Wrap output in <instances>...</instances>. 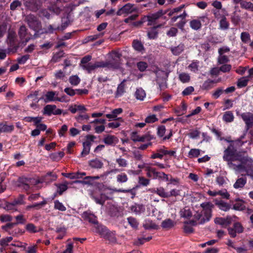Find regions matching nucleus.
<instances>
[{
  "mask_svg": "<svg viewBox=\"0 0 253 253\" xmlns=\"http://www.w3.org/2000/svg\"><path fill=\"white\" fill-rule=\"evenodd\" d=\"M155 224L151 220H146L143 223V227L146 229H153L155 227Z\"/></svg>",
  "mask_w": 253,
  "mask_h": 253,
  "instance_id": "50",
  "label": "nucleus"
},
{
  "mask_svg": "<svg viewBox=\"0 0 253 253\" xmlns=\"http://www.w3.org/2000/svg\"><path fill=\"white\" fill-rule=\"evenodd\" d=\"M27 253H37V246L33 245L29 246L26 249Z\"/></svg>",
  "mask_w": 253,
  "mask_h": 253,
  "instance_id": "64",
  "label": "nucleus"
},
{
  "mask_svg": "<svg viewBox=\"0 0 253 253\" xmlns=\"http://www.w3.org/2000/svg\"><path fill=\"white\" fill-rule=\"evenodd\" d=\"M223 159L227 162L229 168L253 179V161L248 157L236 153L233 145H230L224 150Z\"/></svg>",
  "mask_w": 253,
  "mask_h": 253,
  "instance_id": "1",
  "label": "nucleus"
},
{
  "mask_svg": "<svg viewBox=\"0 0 253 253\" xmlns=\"http://www.w3.org/2000/svg\"><path fill=\"white\" fill-rule=\"evenodd\" d=\"M234 117L231 111H226L223 115L222 119L226 123H231L233 121Z\"/></svg>",
  "mask_w": 253,
  "mask_h": 253,
  "instance_id": "29",
  "label": "nucleus"
},
{
  "mask_svg": "<svg viewBox=\"0 0 253 253\" xmlns=\"http://www.w3.org/2000/svg\"><path fill=\"white\" fill-rule=\"evenodd\" d=\"M103 163L99 160L95 159L89 162V165L91 167L96 169L101 168L103 166Z\"/></svg>",
  "mask_w": 253,
  "mask_h": 253,
  "instance_id": "34",
  "label": "nucleus"
},
{
  "mask_svg": "<svg viewBox=\"0 0 253 253\" xmlns=\"http://www.w3.org/2000/svg\"><path fill=\"white\" fill-rule=\"evenodd\" d=\"M101 67H113L110 62H105L103 61L96 62L95 63L90 62L88 64H84L82 66V68L90 73L94 71L96 68Z\"/></svg>",
  "mask_w": 253,
  "mask_h": 253,
  "instance_id": "3",
  "label": "nucleus"
},
{
  "mask_svg": "<svg viewBox=\"0 0 253 253\" xmlns=\"http://www.w3.org/2000/svg\"><path fill=\"white\" fill-rule=\"evenodd\" d=\"M69 81L72 85L76 86L79 84L81 80L77 75H73L69 78Z\"/></svg>",
  "mask_w": 253,
  "mask_h": 253,
  "instance_id": "40",
  "label": "nucleus"
},
{
  "mask_svg": "<svg viewBox=\"0 0 253 253\" xmlns=\"http://www.w3.org/2000/svg\"><path fill=\"white\" fill-rule=\"evenodd\" d=\"M83 217L90 223L95 224L97 223L96 217L88 212H84L83 214Z\"/></svg>",
  "mask_w": 253,
  "mask_h": 253,
  "instance_id": "26",
  "label": "nucleus"
},
{
  "mask_svg": "<svg viewBox=\"0 0 253 253\" xmlns=\"http://www.w3.org/2000/svg\"><path fill=\"white\" fill-rule=\"evenodd\" d=\"M129 209L131 212L137 215L141 214L145 211V208L144 205L136 203L131 206Z\"/></svg>",
  "mask_w": 253,
  "mask_h": 253,
  "instance_id": "17",
  "label": "nucleus"
},
{
  "mask_svg": "<svg viewBox=\"0 0 253 253\" xmlns=\"http://www.w3.org/2000/svg\"><path fill=\"white\" fill-rule=\"evenodd\" d=\"M146 171L147 176L148 177L153 179H156L158 178L159 172L156 171L154 168H153L149 166L148 167L146 168Z\"/></svg>",
  "mask_w": 253,
  "mask_h": 253,
  "instance_id": "22",
  "label": "nucleus"
},
{
  "mask_svg": "<svg viewBox=\"0 0 253 253\" xmlns=\"http://www.w3.org/2000/svg\"><path fill=\"white\" fill-rule=\"evenodd\" d=\"M16 38V34L15 32L12 31H10L8 33L7 40L9 42L10 44H12L15 40Z\"/></svg>",
  "mask_w": 253,
  "mask_h": 253,
  "instance_id": "61",
  "label": "nucleus"
},
{
  "mask_svg": "<svg viewBox=\"0 0 253 253\" xmlns=\"http://www.w3.org/2000/svg\"><path fill=\"white\" fill-rule=\"evenodd\" d=\"M190 27L195 30H198L201 27V23L199 19H194L190 22Z\"/></svg>",
  "mask_w": 253,
  "mask_h": 253,
  "instance_id": "36",
  "label": "nucleus"
},
{
  "mask_svg": "<svg viewBox=\"0 0 253 253\" xmlns=\"http://www.w3.org/2000/svg\"><path fill=\"white\" fill-rule=\"evenodd\" d=\"M69 110L73 114H75L77 112L84 113L87 111V109L85 107L84 105L81 104H74L72 105L69 107Z\"/></svg>",
  "mask_w": 253,
  "mask_h": 253,
  "instance_id": "19",
  "label": "nucleus"
},
{
  "mask_svg": "<svg viewBox=\"0 0 253 253\" xmlns=\"http://www.w3.org/2000/svg\"><path fill=\"white\" fill-rule=\"evenodd\" d=\"M32 183L31 179L25 177L20 178L18 180V186L25 190L29 189V185Z\"/></svg>",
  "mask_w": 253,
  "mask_h": 253,
  "instance_id": "18",
  "label": "nucleus"
},
{
  "mask_svg": "<svg viewBox=\"0 0 253 253\" xmlns=\"http://www.w3.org/2000/svg\"><path fill=\"white\" fill-rule=\"evenodd\" d=\"M196 225V222L194 221H191L190 223H185L183 227L184 231L186 233H191L193 231V225Z\"/></svg>",
  "mask_w": 253,
  "mask_h": 253,
  "instance_id": "30",
  "label": "nucleus"
},
{
  "mask_svg": "<svg viewBox=\"0 0 253 253\" xmlns=\"http://www.w3.org/2000/svg\"><path fill=\"white\" fill-rule=\"evenodd\" d=\"M137 10V8L135 7L134 4L128 3L119 9L117 12V14L118 15H121L123 14L127 15L134 12H136Z\"/></svg>",
  "mask_w": 253,
  "mask_h": 253,
  "instance_id": "9",
  "label": "nucleus"
},
{
  "mask_svg": "<svg viewBox=\"0 0 253 253\" xmlns=\"http://www.w3.org/2000/svg\"><path fill=\"white\" fill-rule=\"evenodd\" d=\"M164 151V146L158 149L156 153H153L150 158L153 159L156 158L162 159L163 156H165L164 153H162V151Z\"/></svg>",
  "mask_w": 253,
  "mask_h": 253,
  "instance_id": "35",
  "label": "nucleus"
},
{
  "mask_svg": "<svg viewBox=\"0 0 253 253\" xmlns=\"http://www.w3.org/2000/svg\"><path fill=\"white\" fill-rule=\"evenodd\" d=\"M18 34L23 42H27L32 37V35L27 32L25 26L20 27Z\"/></svg>",
  "mask_w": 253,
  "mask_h": 253,
  "instance_id": "14",
  "label": "nucleus"
},
{
  "mask_svg": "<svg viewBox=\"0 0 253 253\" xmlns=\"http://www.w3.org/2000/svg\"><path fill=\"white\" fill-rule=\"evenodd\" d=\"M184 48V44L180 43L177 46L171 47L170 50L174 55H177L180 54L183 51Z\"/></svg>",
  "mask_w": 253,
  "mask_h": 253,
  "instance_id": "28",
  "label": "nucleus"
},
{
  "mask_svg": "<svg viewBox=\"0 0 253 253\" xmlns=\"http://www.w3.org/2000/svg\"><path fill=\"white\" fill-rule=\"evenodd\" d=\"M247 182V179L245 177H242L237 179L233 185L235 189H238L243 187Z\"/></svg>",
  "mask_w": 253,
  "mask_h": 253,
  "instance_id": "27",
  "label": "nucleus"
},
{
  "mask_svg": "<svg viewBox=\"0 0 253 253\" xmlns=\"http://www.w3.org/2000/svg\"><path fill=\"white\" fill-rule=\"evenodd\" d=\"M241 116L244 121L245 122V124L247 126V128L248 129L250 127H251L253 126V114L250 112H246L242 113L241 115Z\"/></svg>",
  "mask_w": 253,
  "mask_h": 253,
  "instance_id": "15",
  "label": "nucleus"
},
{
  "mask_svg": "<svg viewBox=\"0 0 253 253\" xmlns=\"http://www.w3.org/2000/svg\"><path fill=\"white\" fill-rule=\"evenodd\" d=\"M229 61L228 57L225 55L219 54L217 58V62L218 64H226Z\"/></svg>",
  "mask_w": 253,
  "mask_h": 253,
  "instance_id": "47",
  "label": "nucleus"
},
{
  "mask_svg": "<svg viewBox=\"0 0 253 253\" xmlns=\"http://www.w3.org/2000/svg\"><path fill=\"white\" fill-rule=\"evenodd\" d=\"M175 223L170 219H167L162 222V226L164 228H170L173 227Z\"/></svg>",
  "mask_w": 253,
  "mask_h": 253,
  "instance_id": "37",
  "label": "nucleus"
},
{
  "mask_svg": "<svg viewBox=\"0 0 253 253\" xmlns=\"http://www.w3.org/2000/svg\"><path fill=\"white\" fill-rule=\"evenodd\" d=\"M96 138L95 136L92 135H88L86 137V140L83 143V150L81 155L83 156L89 154L90 150V146Z\"/></svg>",
  "mask_w": 253,
  "mask_h": 253,
  "instance_id": "7",
  "label": "nucleus"
},
{
  "mask_svg": "<svg viewBox=\"0 0 253 253\" xmlns=\"http://www.w3.org/2000/svg\"><path fill=\"white\" fill-rule=\"evenodd\" d=\"M125 91V85L123 83H121L118 85L117 87V90L116 92V97H119L122 96Z\"/></svg>",
  "mask_w": 253,
  "mask_h": 253,
  "instance_id": "44",
  "label": "nucleus"
},
{
  "mask_svg": "<svg viewBox=\"0 0 253 253\" xmlns=\"http://www.w3.org/2000/svg\"><path fill=\"white\" fill-rule=\"evenodd\" d=\"M116 178L117 182L119 183H125L128 180L127 176L125 173L118 174Z\"/></svg>",
  "mask_w": 253,
  "mask_h": 253,
  "instance_id": "45",
  "label": "nucleus"
},
{
  "mask_svg": "<svg viewBox=\"0 0 253 253\" xmlns=\"http://www.w3.org/2000/svg\"><path fill=\"white\" fill-rule=\"evenodd\" d=\"M201 207L202 210L197 211L194 214V217L198 223L202 224L210 220L213 205L210 202H206L201 204Z\"/></svg>",
  "mask_w": 253,
  "mask_h": 253,
  "instance_id": "2",
  "label": "nucleus"
},
{
  "mask_svg": "<svg viewBox=\"0 0 253 253\" xmlns=\"http://www.w3.org/2000/svg\"><path fill=\"white\" fill-rule=\"evenodd\" d=\"M200 152L199 149H192L189 152L188 156L189 158H197L200 155Z\"/></svg>",
  "mask_w": 253,
  "mask_h": 253,
  "instance_id": "42",
  "label": "nucleus"
},
{
  "mask_svg": "<svg viewBox=\"0 0 253 253\" xmlns=\"http://www.w3.org/2000/svg\"><path fill=\"white\" fill-rule=\"evenodd\" d=\"M25 21L27 22L29 27L35 31L40 29L41 27V23L33 15L29 14L26 16Z\"/></svg>",
  "mask_w": 253,
  "mask_h": 253,
  "instance_id": "5",
  "label": "nucleus"
},
{
  "mask_svg": "<svg viewBox=\"0 0 253 253\" xmlns=\"http://www.w3.org/2000/svg\"><path fill=\"white\" fill-rule=\"evenodd\" d=\"M98 230L99 234L108 239L111 243H116L117 239L115 233L109 231L105 227L102 226L99 227Z\"/></svg>",
  "mask_w": 253,
  "mask_h": 253,
  "instance_id": "6",
  "label": "nucleus"
},
{
  "mask_svg": "<svg viewBox=\"0 0 253 253\" xmlns=\"http://www.w3.org/2000/svg\"><path fill=\"white\" fill-rule=\"evenodd\" d=\"M245 209L244 202L242 200H238L233 205V209L237 211H243Z\"/></svg>",
  "mask_w": 253,
  "mask_h": 253,
  "instance_id": "38",
  "label": "nucleus"
},
{
  "mask_svg": "<svg viewBox=\"0 0 253 253\" xmlns=\"http://www.w3.org/2000/svg\"><path fill=\"white\" fill-rule=\"evenodd\" d=\"M63 55L64 52L63 51H60L55 53L51 59V62L55 63L59 61L60 59L63 56Z\"/></svg>",
  "mask_w": 253,
  "mask_h": 253,
  "instance_id": "46",
  "label": "nucleus"
},
{
  "mask_svg": "<svg viewBox=\"0 0 253 253\" xmlns=\"http://www.w3.org/2000/svg\"><path fill=\"white\" fill-rule=\"evenodd\" d=\"M154 138V136L149 133L142 136L138 135L136 132H132L131 134V139L134 142H149Z\"/></svg>",
  "mask_w": 253,
  "mask_h": 253,
  "instance_id": "8",
  "label": "nucleus"
},
{
  "mask_svg": "<svg viewBox=\"0 0 253 253\" xmlns=\"http://www.w3.org/2000/svg\"><path fill=\"white\" fill-rule=\"evenodd\" d=\"M57 95L58 93L56 91H49L40 99L35 98L33 100L37 103H38L40 100H43L45 103L55 101H60L61 99L59 98Z\"/></svg>",
  "mask_w": 253,
  "mask_h": 253,
  "instance_id": "4",
  "label": "nucleus"
},
{
  "mask_svg": "<svg viewBox=\"0 0 253 253\" xmlns=\"http://www.w3.org/2000/svg\"><path fill=\"white\" fill-rule=\"evenodd\" d=\"M220 71L223 73L228 72L231 69V65L230 64H223L220 67Z\"/></svg>",
  "mask_w": 253,
  "mask_h": 253,
  "instance_id": "60",
  "label": "nucleus"
},
{
  "mask_svg": "<svg viewBox=\"0 0 253 253\" xmlns=\"http://www.w3.org/2000/svg\"><path fill=\"white\" fill-rule=\"evenodd\" d=\"M224 90L222 88H218L212 93V96L214 99H217L223 93Z\"/></svg>",
  "mask_w": 253,
  "mask_h": 253,
  "instance_id": "58",
  "label": "nucleus"
},
{
  "mask_svg": "<svg viewBox=\"0 0 253 253\" xmlns=\"http://www.w3.org/2000/svg\"><path fill=\"white\" fill-rule=\"evenodd\" d=\"M158 121V119L157 118L156 115H151L147 116L145 120V123H154Z\"/></svg>",
  "mask_w": 253,
  "mask_h": 253,
  "instance_id": "52",
  "label": "nucleus"
},
{
  "mask_svg": "<svg viewBox=\"0 0 253 253\" xmlns=\"http://www.w3.org/2000/svg\"><path fill=\"white\" fill-rule=\"evenodd\" d=\"M180 214L182 217L188 218L192 216V212L188 208H186L181 210Z\"/></svg>",
  "mask_w": 253,
  "mask_h": 253,
  "instance_id": "41",
  "label": "nucleus"
},
{
  "mask_svg": "<svg viewBox=\"0 0 253 253\" xmlns=\"http://www.w3.org/2000/svg\"><path fill=\"white\" fill-rule=\"evenodd\" d=\"M132 45L134 49L138 51L141 52L144 50L142 43L138 40L133 41Z\"/></svg>",
  "mask_w": 253,
  "mask_h": 253,
  "instance_id": "39",
  "label": "nucleus"
},
{
  "mask_svg": "<svg viewBox=\"0 0 253 253\" xmlns=\"http://www.w3.org/2000/svg\"><path fill=\"white\" fill-rule=\"evenodd\" d=\"M135 96L138 100H143L146 97V93L142 88H139L136 89Z\"/></svg>",
  "mask_w": 253,
  "mask_h": 253,
  "instance_id": "31",
  "label": "nucleus"
},
{
  "mask_svg": "<svg viewBox=\"0 0 253 253\" xmlns=\"http://www.w3.org/2000/svg\"><path fill=\"white\" fill-rule=\"evenodd\" d=\"M199 62L198 61H193L189 66V68L193 72H196L198 70Z\"/></svg>",
  "mask_w": 253,
  "mask_h": 253,
  "instance_id": "53",
  "label": "nucleus"
},
{
  "mask_svg": "<svg viewBox=\"0 0 253 253\" xmlns=\"http://www.w3.org/2000/svg\"><path fill=\"white\" fill-rule=\"evenodd\" d=\"M215 204L220 210L224 211H228L231 209L230 204L222 201L216 202Z\"/></svg>",
  "mask_w": 253,
  "mask_h": 253,
  "instance_id": "25",
  "label": "nucleus"
},
{
  "mask_svg": "<svg viewBox=\"0 0 253 253\" xmlns=\"http://www.w3.org/2000/svg\"><path fill=\"white\" fill-rule=\"evenodd\" d=\"M163 14V11L162 10H159L156 13L149 15L147 16L148 21L149 22H152L160 17Z\"/></svg>",
  "mask_w": 253,
  "mask_h": 253,
  "instance_id": "33",
  "label": "nucleus"
},
{
  "mask_svg": "<svg viewBox=\"0 0 253 253\" xmlns=\"http://www.w3.org/2000/svg\"><path fill=\"white\" fill-rule=\"evenodd\" d=\"M22 199L21 198L20 200H15L13 203H6L5 207H4V209H5L7 211H9L12 209L13 207L15 206V205L17 204H22Z\"/></svg>",
  "mask_w": 253,
  "mask_h": 253,
  "instance_id": "43",
  "label": "nucleus"
},
{
  "mask_svg": "<svg viewBox=\"0 0 253 253\" xmlns=\"http://www.w3.org/2000/svg\"><path fill=\"white\" fill-rule=\"evenodd\" d=\"M180 195V190L176 189H172L168 192V198L170 197H176Z\"/></svg>",
  "mask_w": 253,
  "mask_h": 253,
  "instance_id": "54",
  "label": "nucleus"
},
{
  "mask_svg": "<svg viewBox=\"0 0 253 253\" xmlns=\"http://www.w3.org/2000/svg\"><path fill=\"white\" fill-rule=\"evenodd\" d=\"M236 218L235 216H228L226 218L216 217L214 219V222L216 224L221 225L222 227H226L233 222Z\"/></svg>",
  "mask_w": 253,
  "mask_h": 253,
  "instance_id": "10",
  "label": "nucleus"
},
{
  "mask_svg": "<svg viewBox=\"0 0 253 253\" xmlns=\"http://www.w3.org/2000/svg\"><path fill=\"white\" fill-rule=\"evenodd\" d=\"M127 221L129 225L134 228L137 227L138 225V222L136 219L133 217H129L127 218Z\"/></svg>",
  "mask_w": 253,
  "mask_h": 253,
  "instance_id": "51",
  "label": "nucleus"
},
{
  "mask_svg": "<svg viewBox=\"0 0 253 253\" xmlns=\"http://www.w3.org/2000/svg\"><path fill=\"white\" fill-rule=\"evenodd\" d=\"M123 110L121 108H118L113 110L109 114H106V117L109 120H117L123 122L124 120L121 117H118V116L122 114Z\"/></svg>",
  "mask_w": 253,
  "mask_h": 253,
  "instance_id": "12",
  "label": "nucleus"
},
{
  "mask_svg": "<svg viewBox=\"0 0 253 253\" xmlns=\"http://www.w3.org/2000/svg\"><path fill=\"white\" fill-rule=\"evenodd\" d=\"M116 162L121 167H126L127 165V161L123 158H118L116 160Z\"/></svg>",
  "mask_w": 253,
  "mask_h": 253,
  "instance_id": "62",
  "label": "nucleus"
},
{
  "mask_svg": "<svg viewBox=\"0 0 253 253\" xmlns=\"http://www.w3.org/2000/svg\"><path fill=\"white\" fill-rule=\"evenodd\" d=\"M155 192L162 198H168V192L163 187L157 188Z\"/></svg>",
  "mask_w": 253,
  "mask_h": 253,
  "instance_id": "48",
  "label": "nucleus"
},
{
  "mask_svg": "<svg viewBox=\"0 0 253 253\" xmlns=\"http://www.w3.org/2000/svg\"><path fill=\"white\" fill-rule=\"evenodd\" d=\"M103 142L107 145L115 146L119 142V139L115 135L107 134L104 136Z\"/></svg>",
  "mask_w": 253,
  "mask_h": 253,
  "instance_id": "16",
  "label": "nucleus"
},
{
  "mask_svg": "<svg viewBox=\"0 0 253 253\" xmlns=\"http://www.w3.org/2000/svg\"><path fill=\"white\" fill-rule=\"evenodd\" d=\"M137 66L141 72H143L147 68V64L145 62H139L137 63Z\"/></svg>",
  "mask_w": 253,
  "mask_h": 253,
  "instance_id": "63",
  "label": "nucleus"
},
{
  "mask_svg": "<svg viewBox=\"0 0 253 253\" xmlns=\"http://www.w3.org/2000/svg\"><path fill=\"white\" fill-rule=\"evenodd\" d=\"M117 171V169H113L110 171H106L103 174L101 175L100 176H86L85 177V179H90L91 180L93 181L94 180L98 179L101 177H103L104 176L106 177L109 174H110L111 172H116Z\"/></svg>",
  "mask_w": 253,
  "mask_h": 253,
  "instance_id": "32",
  "label": "nucleus"
},
{
  "mask_svg": "<svg viewBox=\"0 0 253 253\" xmlns=\"http://www.w3.org/2000/svg\"><path fill=\"white\" fill-rule=\"evenodd\" d=\"M92 197L96 204L101 205H103L105 201L108 199V197L104 194H101L98 196L93 195Z\"/></svg>",
  "mask_w": 253,
  "mask_h": 253,
  "instance_id": "21",
  "label": "nucleus"
},
{
  "mask_svg": "<svg viewBox=\"0 0 253 253\" xmlns=\"http://www.w3.org/2000/svg\"><path fill=\"white\" fill-rule=\"evenodd\" d=\"M248 80L246 77L241 78L238 80V86L240 87L245 86L248 83Z\"/></svg>",
  "mask_w": 253,
  "mask_h": 253,
  "instance_id": "59",
  "label": "nucleus"
},
{
  "mask_svg": "<svg viewBox=\"0 0 253 253\" xmlns=\"http://www.w3.org/2000/svg\"><path fill=\"white\" fill-rule=\"evenodd\" d=\"M89 118V116L86 114H80L76 117V119L79 123H82L84 120L87 121Z\"/></svg>",
  "mask_w": 253,
  "mask_h": 253,
  "instance_id": "56",
  "label": "nucleus"
},
{
  "mask_svg": "<svg viewBox=\"0 0 253 253\" xmlns=\"http://www.w3.org/2000/svg\"><path fill=\"white\" fill-rule=\"evenodd\" d=\"M112 57L114 58V60L116 61V63L115 65H113L111 61H108V62L111 63L112 66L113 67H110V68L116 69L120 67V63L118 62V60L120 59L121 56V54L118 52L116 51H113L111 53Z\"/></svg>",
  "mask_w": 253,
  "mask_h": 253,
  "instance_id": "23",
  "label": "nucleus"
},
{
  "mask_svg": "<svg viewBox=\"0 0 253 253\" xmlns=\"http://www.w3.org/2000/svg\"><path fill=\"white\" fill-rule=\"evenodd\" d=\"M228 232L232 237H235L237 234H240L243 232L244 228L242 224L239 222H235L234 223L232 228H228Z\"/></svg>",
  "mask_w": 253,
  "mask_h": 253,
  "instance_id": "13",
  "label": "nucleus"
},
{
  "mask_svg": "<svg viewBox=\"0 0 253 253\" xmlns=\"http://www.w3.org/2000/svg\"><path fill=\"white\" fill-rule=\"evenodd\" d=\"M179 78L182 83H187L190 80L189 75L185 73L179 74Z\"/></svg>",
  "mask_w": 253,
  "mask_h": 253,
  "instance_id": "55",
  "label": "nucleus"
},
{
  "mask_svg": "<svg viewBox=\"0 0 253 253\" xmlns=\"http://www.w3.org/2000/svg\"><path fill=\"white\" fill-rule=\"evenodd\" d=\"M14 128L13 125H7L6 123H0V133H10Z\"/></svg>",
  "mask_w": 253,
  "mask_h": 253,
  "instance_id": "20",
  "label": "nucleus"
},
{
  "mask_svg": "<svg viewBox=\"0 0 253 253\" xmlns=\"http://www.w3.org/2000/svg\"><path fill=\"white\" fill-rule=\"evenodd\" d=\"M62 111L60 109H56L55 105H47L43 109L42 113L44 115L51 116V115H59L61 114Z\"/></svg>",
  "mask_w": 253,
  "mask_h": 253,
  "instance_id": "11",
  "label": "nucleus"
},
{
  "mask_svg": "<svg viewBox=\"0 0 253 253\" xmlns=\"http://www.w3.org/2000/svg\"><path fill=\"white\" fill-rule=\"evenodd\" d=\"M56 176L51 172L47 173L42 179L41 181H37L36 183L40 182L49 183L56 179Z\"/></svg>",
  "mask_w": 253,
  "mask_h": 253,
  "instance_id": "24",
  "label": "nucleus"
},
{
  "mask_svg": "<svg viewBox=\"0 0 253 253\" xmlns=\"http://www.w3.org/2000/svg\"><path fill=\"white\" fill-rule=\"evenodd\" d=\"M220 27L221 29L225 30L228 28L229 24L226 21L225 17H223L220 21Z\"/></svg>",
  "mask_w": 253,
  "mask_h": 253,
  "instance_id": "57",
  "label": "nucleus"
},
{
  "mask_svg": "<svg viewBox=\"0 0 253 253\" xmlns=\"http://www.w3.org/2000/svg\"><path fill=\"white\" fill-rule=\"evenodd\" d=\"M54 208L59 211H64L66 210V207L63 205V204L60 202L58 200H55L54 201Z\"/></svg>",
  "mask_w": 253,
  "mask_h": 253,
  "instance_id": "49",
  "label": "nucleus"
}]
</instances>
